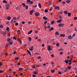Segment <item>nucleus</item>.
<instances>
[{"label":"nucleus","mask_w":77,"mask_h":77,"mask_svg":"<svg viewBox=\"0 0 77 77\" xmlns=\"http://www.w3.org/2000/svg\"><path fill=\"white\" fill-rule=\"evenodd\" d=\"M4 27L2 25H0V28H2Z\"/></svg>","instance_id":"32"},{"label":"nucleus","mask_w":77,"mask_h":77,"mask_svg":"<svg viewBox=\"0 0 77 77\" xmlns=\"http://www.w3.org/2000/svg\"><path fill=\"white\" fill-rule=\"evenodd\" d=\"M60 54L61 55H62V54H63V52H60Z\"/></svg>","instance_id":"46"},{"label":"nucleus","mask_w":77,"mask_h":77,"mask_svg":"<svg viewBox=\"0 0 77 77\" xmlns=\"http://www.w3.org/2000/svg\"><path fill=\"white\" fill-rule=\"evenodd\" d=\"M35 15L36 17H38L40 15V14L39 13L36 12L35 14Z\"/></svg>","instance_id":"1"},{"label":"nucleus","mask_w":77,"mask_h":77,"mask_svg":"<svg viewBox=\"0 0 77 77\" xmlns=\"http://www.w3.org/2000/svg\"><path fill=\"white\" fill-rule=\"evenodd\" d=\"M48 29H50V26H48Z\"/></svg>","instance_id":"58"},{"label":"nucleus","mask_w":77,"mask_h":77,"mask_svg":"<svg viewBox=\"0 0 77 77\" xmlns=\"http://www.w3.org/2000/svg\"><path fill=\"white\" fill-rule=\"evenodd\" d=\"M7 19L8 20H11V18L10 17H7Z\"/></svg>","instance_id":"14"},{"label":"nucleus","mask_w":77,"mask_h":77,"mask_svg":"<svg viewBox=\"0 0 77 77\" xmlns=\"http://www.w3.org/2000/svg\"><path fill=\"white\" fill-rule=\"evenodd\" d=\"M25 7L26 8V9H28V6L27 5H26Z\"/></svg>","instance_id":"44"},{"label":"nucleus","mask_w":77,"mask_h":77,"mask_svg":"<svg viewBox=\"0 0 77 77\" xmlns=\"http://www.w3.org/2000/svg\"><path fill=\"white\" fill-rule=\"evenodd\" d=\"M22 5H23V6H24V7H25V6H26V4H25V3H23L22 4Z\"/></svg>","instance_id":"40"},{"label":"nucleus","mask_w":77,"mask_h":77,"mask_svg":"<svg viewBox=\"0 0 77 77\" xmlns=\"http://www.w3.org/2000/svg\"><path fill=\"white\" fill-rule=\"evenodd\" d=\"M3 65V63L2 62L0 63V66H2V65Z\"/></svg>","instance_id":"52"},{"label":"nucleus","mask_w":77,"mask_h":77,"mask_svg":"<svg viewBox=\"0 0 77 77\" xmlns=\"http://www.w3.org/2000/svg\"><path fill=\"white\" fill-rule=\"evenodd\" d=\"M20 65V62H18V63H17V65Z\"/></svg>","instance_id":"55"},{"label":"nucleus","mask_w":77,"mask_h":77,"mask_svg":"<svg viewBox=\"0 0 77 77\" xmlns=\"http://www.w3.org/2000/svg\"><path fill=\"white\" fill-rule=\"evenodd\" d=\"M10 45H12V44H13V42H10Z\"/></svg>","instance_id":"56"},{"label":"nucleus","mask_w":77,"mask_h":77,"mask_svg":"<svg viewBox=\"0 0 77 77\" xmlns=\"http://www.w3.org/2000/svg\"><path fill=\"white\" fill-rule=\"evenodd\" d=\"M60 36H63V37L65 36V35L64 34H61L60 35Z\"/></svg>","instance_id":"19"},{"label":"nucleus","mask_w":77,"mask_h":77,"mask_svg":"<svg viewBox=\"0 0 77 77\" xmlns=\"http://www.w3.org/2000/svg\"><path fill=\"white\" fill-rule=\"evenodd\" d=\"M33 12V10H31L29 14H30V15H32Z\"/></svg>","instance_id":"11"},{"label":"nucleus","mask_w":77,"mask_h":77,"mask_svg":"<svg viewBox=\"0 0 77 77\" xmlns=\"http://www.w3.org/2000/svg\"><path fill=\"white\" fill-rule=\"evenodd\" d=\"M33 73L34 74H38V73H37V72H35V71H33Z\"/></svg>","instance_id":"12"},{"label":"nucleus","mask_w":77,"mask_h":77,"mask_svg":"<svg viewBox=\"0 0 77 77\" xmlns=\"http://www.w3.org/2000/svg\"><path fill=\"white\" fill-rule=\"evenodd\" d=\"M17 41H19L20 42V44H21L22 43V42H21V39L20 38H18L17 39Z\"/></svg>","instance_id":"4"},{"label":"nucleus","mask_w":77,"mask_h":77,"mask_svg":"<svg viewBox=\"0 0 77 77\" xmlns=\"http://www.w3.org/2000/svg\"><path fill=\"white\" fill-rule=\"evenodd\" d=\"M57 23H60L61 22V20H59L57 21Z\"/></svg>","instance_id":"41"},{"label":"nucleus","mask_w":77,"mask_h":77,"mask_svg":"<svg viewBox=\"0 0 77 77\" xmlns=\"http://www.w3.org/2000/svg\"><path fill=\"white\" fill-rule=\"evenodd\" d=\"M9 71H12V69H9Z\"/></svg>","instance_id":"63"},{"label":"nucleus","mask_w":77,"mask_h":77,"mask_svg":"<svg viewBox=\"0 0 77 77\" xmlns=\"http://www.w3.org/2000/svg\"><path fill=\"white\" fill-rule=\"evenodd\" d=\"M18 57H16V58H14V60H18Z\"/></svg>","instance_id":"37"},{"label":"nucleus","mask_w":77,"mask_h":77,"mask_svg":"<svg viewBox=\"0 0 77 77\" xmlns=\"http://www.w3.org/2000/svg\"><path fill=\"white\" fill-rule=\"evenodd\" d=\"M47 4H48V5H51V2H48Z\"/></svg>","instance_id":"27"},{"label":"nucleus","mask_w":77,"mask_h":77,"mask_svg":"<svg viewBox=\"0 0 77 77\" xmlns=\"http://www.w3.org/2000/svg\"><path fill=\"white\" fill-rule=\"evenodd\" d=\"M9 44H9L8 43H7L6 45V47H9Z\"/></svg>","instance_id":"31"},{"label":"nucleus","mask_w":77,"mask_h":77,"mask_svg":"<svg viewBox=\"0 0 77 77\" xmlns=\"http://www.w3.org/2000/svg\"><path fill=\"white\" fill-rule=\"evenodd\" d=\"M51 71L52 73H54V71H55V70L53 69L52 70H51Z\"/></svg>","instance_id":"9"},{"label":"nucleus","mask_w":77,"mask_h":77,"mask_svg":"<svg viewBox=\"0 0 77 77\" xmlns=\"http://www.w3.org/2000/svg\"><path fill=\"white\" fill-rule=\"evenodd\" d=\"M35 33H38V31H35Z\"/></svg>","instance_id":"43"},{"label":"nucleus","mask_w":77,"mask_h":77,"mask_svg":"<svg viewBox=\"0 0 77 77\" xmlns=\"http://www.w3.org/2000/svg\"><path fill=\"white\" fill-rule=\"evenodd\" d=\"M66 2L67 3H69L70 2H71V1L69 0H67L66 1Z\"/></svg>","instance_id":"25"},{"label":"nucleus","mask_w":77,"mask_h":77,"mask_svg":"<svg viewBox=\"0 0 77 77\" xmlns=\"http://www.w3.org/2000/svg\"><path fill=\"white\" fill-rule=\"evenodd\" d=\"M18 23H15V26H18Z\"/></svg>","instance_id":"47"},{"label":"nucleus","mask_w":77,"mask_h":77,"mask_svg":"<svg viewBox=\"0 0 77 77\" xmlns=\"http://www.w3.org/2000/svg\"><path fill=\"white\" fill-rule=\"evenodd\" d=\"M3 3H8V2L6 0H4L3 1Z\"/></svg>","instance_id":"23"},{"label":"nucleus","mask_w":77,"mask_h":77,"mask_svg":"<svg viewBox=\"0 0 77 77\" xmlns=\"http://www.w3.org/2000/svg\"><path fill=\"white\" fill-rule=\"evenodd\" d=\"M75 30L76 32H77V27H76L75 28Z\"/></svg>","instance_id":"57"},{"label":"nucleus","mask_w":77,"mask_h":77,"mask_svg":"<svg viewBox=\"0 0 77 77\" xmlns=\"http://www.w3.org/2000/svg\"><path fill=\"white\" fill-rule=\"evenodd\" d=\"M48 51L51 50V47H50V46H48Z\"/></svg>","instance_id":"6"},{"label":"nucleus","mask_w":77,"mask_h":77,"mask_svg":"<svg viewBox=\"0 0 77 77\" xmlns=\"http://www.w3.org/2000/svg\"><path fill=\"white\" fill-rule=\"evenodd\" d=\"M7 41L9 44V43H10V41H11V39H10V38H8Z\"/></svg>","instance_id":"8"},{"label":"nucleus","mask_w":77,"mask_h":77,"mask_svg":"<svg viewBox=\"0 0 77 77\" xmlns=\"http://www.w3.org/2000/svg\"><path fill=\"white\" fill-rule=\"evenodd\" d=\"M59 18L60 19H62V17L61 16V15L59 16Z\"/></svg>","instance_id":"34"},{"label":"nucleus","mask_w":77,"mask_h":77,"mask_svg":"<svg viewBox=\"0 0 77 77\" xmlns=\"http://www.w3.org/2000/svg\"><path fill=\"white\" fill-rule=\"evenodd\" d=\"M15 53H16V51H14V52L13 53V54H15Z\"/></svg>","instance_id":"53"},{"label":"nucleus","mask_w":77,"mask_h":77,"mask_svg":"<svg viewBox=\"0 0 77 77\" xmlns=\"http://www.w3.org/2000/svg\"><path fill=\"white\" fill-rule=\"evenodd\" d=\"M2 72H3V71L0 70V73H2Z\"/></svg>","instance_id":"64"},{"label":"nucleus","mask_w":77,"mask_h":77,"mask_svg":"<svg viewBox=\"0 0 77 77\" xmlns=\"http://www.w3.org/2000/svg\"><path fill=\"white\" fill-rule=\"evenodd\" d=\"M65 62L66 63H68V60H66Z\"/></svg>","instance_id":"24"},{"label":"nucleus","mask_w":77,"mask_h":77,"mask_svg":"<svg viewBox=\"0 0 77 77\" xmlns=\"http://www.w3.org/2000/svg\"><path fill=\"white\" fill-rule=\"evenodd\" d=\"M54 30V28L51 27L50 29V30Z\"/></svg>","instance_id":"28"},{"label":"nucleus","mask_w":77,"mask_h":77,"mask_svg":"<svg viewBox=\"0 0 77 77\" xmlns=\"http://www.w3.org/2000/svg\"><path fill=\"white\" fill-rule=\"evenodd\" d=\"M38 6H39L40 8H41V4L40 3L38 4Z\"/></svg>","instance_id":"30"},{"label":"nucleus","mask_w":77,"mask_h":77,"mask_svg":"<svg viewBox=\"0 0 77 77\" xmlns=\"http://www.w3.org/2000/svg\"><path fill=\"white\" fill-rule=\"evenodd\" d=\"M9 27H7L6 28V30H7V31H8V32L9 31Z\"/></svg>","instance_id":"29"},{"label":"nucleus","mask_w":77,"mask_h":77,"mask_svg":"<svg viewBox=\"0 0 77 77\" xmlns=\"http://www.w3.org/2000/svg\"><path fill=\"white\" fill-rule=\"evenodd\" d=\"M29 41H32V38L31 37H29Z\"/></svg>","instance_id":"26"},{"label":"nucleus","mask_w":77,"mask_h":77,"mask_svg":"<svg viewBox=\"0 0 77 77\" xmlns=\"http://www.w3.org/2000/svg\"><path fill=\"white\" fill-rule=\"evenodd\" d=\"M23 75V73H21L20 74V76H22Z\"/></svg>","instance_id":"54"},{"label":"nucleus","mask_w":77,"mask_h":77,"mask_svg":"<svg viewBox=\"0 0 77 77\" xmlns=\"http://www.w3.org/2000/svg\"><path fill=\"white\" fill-rule=\"evenodd\" d=\"M37 58H38V59H41V56H39V57H37Z\"/></svg>","instance_id":"42"},{"label":"nucleus","mask_w":77,"mask_h":77,"mask_svg":"<svg viewBox=\"0 0 77 77\" xmlns=\"http://www.w3.org/2000/svg\"><path fill=\"white\" fill-rule=\"evenodd\" d=\"M59 35V33L57 31L55 32V35Z\"/></svg>","instance_id":"10"},{"label":"nucleus","mask_w":77,"mask_h":77,"mask_svg":"<svg viewBox=\"0 0 77 77\" xmlns=\"http://www.w3.org/2000/svg\"><path fill=\"white\" fill-rule=\"evenodd\" d=\"M29 50L30 51H33V46H32L31 48H29Z\"/></svg>","instance_id":"5"},{"label":"nucleus","mask_w":77,"mask_h":77,"mask_svg":"<svg viewBox=\"0 0 77 77\" xmlns=\"http://www.w3.org/2000/svg\"><path fill=\"white\" fill-rule=\"evenodd\" d=\"M47 21H45V23H44L45 24H47Z\"/></svg>","instance_id":"59"},{"label":"nucleus","mask_w":77,"mask_h":77,"mask_svg":"<svg viewBox=\"0 0 77 77\" xmlns=\"http://www.w3.org/2000/svg\"><path fill=\"white\" fill-rule=\"evenodd\" d=\"M75 36V33H74L72 36V37H74V36Z\"/></svg>","instance_id":"61"},{"label":"nucleus","mask_w":77,"mask_h":77,"mask_svg":"<svg viewBox=\"0 0 77 77\" xmlns=\"http://www.w3.org/2000/svg\"><path fill=\"white\" fill-rule=\"evenodd\" d=\"M22 24H25V22L24 21H23L22 22Z\"/></svg>","instance_id":"50"},{"label":"nucleus","mask_w":77,"mask_h":77,"mask_svg":"<svg viewBox=\"0 0 77 77\" xmlns=\"http://www.w3.org/2000/svg\"><path fill=\"white\" fill-rule=\"evenodd\" d=\"M13 19H14V20H16L17 19H16V17H14V18H13Z\"/></svg>","instance_id":"60"},{"label":"nucleus","mask_w":77,"mask_h":77,"mask_svg":"<svg viewBox=\"0 0 77 77\" xmlns=\"http://www.w3.org/2000/svg\"><path fill=\"white\" fill-rule=\"evenodd\" d=\"M68 38L69 39H71V38H72V36H71V35H70L68 36Z\"/></svg>","instance_id":"16"},{"label":"nucleus","mask_w":77,"mask_h":77,"mask_svg":"<svg viewBox=\"0 0 77 77\" xmlns=\"http://www.w3.org/2000/svg\"><path fill=\"white\" fill-rule=\"evenodd\" d=\"M54 23H55V22H54V20H53L51 22V24H54Z\"/></svg>","instance_id":"17"},{"label":"nucleus","mask_w":77,"mask_h":77,"mask_svg":"<svg viewBox=\"0 0 77 77\" xmlns=\"http://www.w3.org/2000/svg\"><path fill=\"white\" fill-rule=\"evenodd\" d=\"M33 8H36L37 7V5H35V6H34V5H33Z\"/></svg>","instance_id":"49"},{"label":"nucleus","mask_w":77,"mask_h":77,"mask_svg":"<svg viewBox=\"0 0 77 77\" xmlns=\"http://www.w3.org/2000/svg\"><path fill=\"white\" fill-rule=\"evenodd\" d=\"M45 12H48V10L46 9L45 10Z\"/></svg>","instance_id":"38"},{"label":"nucleus","mask_w":77,"mask_h":77,"mask_svg":"<svg viewBox=\"0 0 77 77\" xmlns=\"http://www.w3.org/2000/svg\"><path fill=\"white\" fill-rule=\"evenodd\" d=\"M67 68L68 69H71V67L70 66H67Z\"/></svg>","instance_id":"18"},{"label":"nucleus","mask_w":77,"mask_h":77,"mask_svg":"<svg viewBox=\"0 0 77 77\" xmlns=\"http://www.w3.org/2000/svg\"><path fill=\"white\" fill-rule=\"evenodd\" d=\"M27 52H28V53L29 54L30 56H31L30 52L28 50H27Z\"/></svg>","instance_id":"13"},{"label":"nucleus","mask_w":77,"mask_h":77,"mask_svg":"<svg viewBox=\"0 0 77 77\" xmlns=\"http://www.w3.org/2000/svg\"><path fill=\"white\" fill-rule=\"evenodd\" d=\"M32 76L33 77H36V75H35L33 74L32 75Z\"/></svg>","instance_id":"51"},{"label":"nucleus","mask_w":77,"mask_h":77,"mask_svg":"<svg viewBox=\"0 0 77 77\" xmlns=\"http://www.w3.org/2000/svg\"><path fill=\"white\" fill-rule=\"evenodd\" d=\"M51 57H54V55L53 54H51Z\"/></svg>","instance_id":"62"},{"label":"nucleus","mask_w":77,"mask_h":77,"mask_svg":"<svg viewBox=\"0 0 77 77\" xmlns=\"http://www.w3.org/2000/svg\"><path fill=\"white\" fill-rule=\"evenodd\" d=\"M32 67L33 68H36V67L35 66V65H32Z\"/></svg>","instance_id":"36"},{"label":"nucleus","mask_w":77,"mask_h":77,"mask_svg":"<svg viewBox=\"0 0 77 77\" xmlns=\"http://www.w3.org/2000/svg\"><path fill=\"white\" fill-rule=\"evenodd\" d=\"M77 17H75L74 18V20H77Z\"/></svg>","instance_id":"45"},{"label":"nucleus","mask_w":77,"mask_h":77,"mask_svg":"<svg viewBox=\"0 0 77 77\" xmlns=\"http://www.w3.org/2000/svg\"><path fill=\"white\" fill-rule=\"evenodd\" d=\"M56 45L57 47H59V45H60V44L59 43H58L56 44Z\"/></svg>","instance_id":"22"},{"label":"nucleus","mask_w":77,"mask_h":77,"mask_svg":"<svg viewBox=\"0 0 77 77\" xmlns=\"http://www.w3.org/2000/svg\"><path fill=\"white\" fill-rule=\"evenodd\" d=\"M64 26V23H60L59 24L58 26L59 27H62Z\"/></svg>","instance_id":"2"},{"label":"nucleus","mask_w":77,"mask_h":77,"mask_svg":"<svg viewBox=\"0 0 77 77\" xmlns=\"http://www.w3.org/2000/svg\"><path fill=\"white\" fill-rule=\"evenodd\" d=\"M62 3H63V4H64V5H65V3H66V2H62Z\"/></svg>","instance_id":"48"},{"label":"nucleus","mask_w":77,"mask_h":77,"mask_svg":"<svg viewBox=\"0 0 77 77\" xmlns=\"http://www.w3.org/2000/svg\"><path fill=\"white\" fill-rule=\"evenodd\" d=\"M33 3V2L32 1H30V4H31V5H32Z\"/></svg>","instance_id":"39"},{"label":"nucleus","mask_w":77,"mask_h":77,"mask_svg":"<svg viewBox=\"0 0 77 77\" xmlns=\"http://www.w3.org/2000/svg\"><path fill=\"white\" fill-rule=\"evenodd\" d=\"M17 35H20V33H21V31H20V30H18L17 31Z\"/></svg>","instance_id":"7"},{"label":"nucleus","mask_w":77,"mask_h":77,"mask_svg":"<svg viewBox=\"0 0 77 77\" xmlns=\"http://www.w3.org/2000/svg\"><path fill=\"white\" fill-rule=\"evenodd\" d=\"M54 8L55 9H57V10H59V9H60V8H59V7L58 6H55L54 7Z\"/></svg>","instance_id":"3"},{"label":"nucleus","mask_w":77,"mask_h":77,"mask_svg":"<svg viewBox=\"0 0 77 77\" xmlns=\"http://www.w3.org/2000/svg\"><path fill=\"white\" fill-rule=\"evenodd\" d=\"M64 14H68V13H67V11H65L64 12Z\"/></svg>","instance_id":"35"},{"label":"nucleus","mask_w":77,"mask_h":77,"mask_svg":"<svg viewBox=\"0 0 77 77\" xmlns=\"http://www.w3.org/2000/svg\"><path fill=\"white\" fill-rule=\"evenodd\" d=\"M43 20H47V18L45 17H43Z\"/></svg>","instance_id":"20"},{"label":"nucleus","mask_w":77,"mask_h":77,"mask_svg":"<svg viewBox=\"0 0 77 77\" xmlns=\"http://www.w3.org/2000/svg\"><path fill=\"white\" fill-rule=\"evenodd\" d=\"M68 17H71V13H69L68 14Z\"/></svg>","instance_id":"21"},{"label":"nucleus","mask_w":77,"mask_h":77,"mask_svg":"<svg viewBox=\"0 0 77 77\" xmlns=\"http://www.w3.org/2000/svg\"><path fill=\"white\" fill-rule=\"evenodd\" d=\"M32 30H31L28 33V35H29V34H30L32 32Z\"/></svg>","instance_id":"15"},{"label":"nucleus","mask_w":77,"mask_h":77,"mask_svg":"<svg viewBox=\"0 0 77 77\" xmlns=\"http://www.w3.org/2000/svg\"><path fill=\"white\" fill-rule=\"evenodd\" d=\"M23 68H19V71L23 70Z\"/></svg>","instance_id":"33"}]
</instances>
